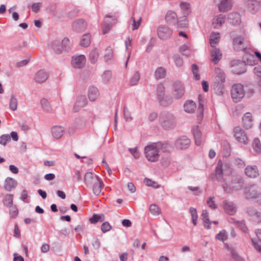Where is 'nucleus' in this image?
<instances>
[{"label":"nucleus","instance_id":"1","mask_svg":"<svg viewBox=\"0 0 261 261\" xmlns=\"http://www.w3.org/2000/svg\"><path fill=\"white\" fill-rule=\"evenodd\" d=\"M169 146L161 142L150 144L144 148V154L147 160L151 162H155L159 160L160 152L169 151Z\"/></svg>","mask_w":261,"mask_h":261},{"label":"nucleus","instance_id":"2","mask_svg":"<svg viewBox=\"0 0 261 261\" xmlns=\"http://www.w3.org/2000/svg\"><path fill=\"white\" fill-rule=\"evenodd\" d=\"M243 184V178L240 175H232L230 177V181H225L222 187L225 192L230 193L241 189Z\"/></svg>","mask_w":261,"mask_h":261},{"label":"nucleus","instance_id":"3","mask_svg":"<svg viewBox=\"0 0 261 261\" xmlns=\"http://www.w3.org/2000/svg\"><path fill=\"white\" fill-rule=\"evenodd\" d=\"M174 119L173 114L168 112L161 113L159 117L161 124L165 129H170L174 126Z\"/></svg>","mask_w":261,"mask_h":261},{"label":"nucleus","instance_id":"4","mask_svg":"<svg viewBox=\"0 0 261 261\" xmlns=\"http://www.w3.org/2000/svg\"><path fill=\"white\" fill-rule=\"evenodd\" d=\"M231 95L234 102H237L240 101L245 95L243 85L241 84L233 85L231 90Z\"/></svg>","mask_w":261,"mask_h":261},{"label":"nucleus","instance_id":"5","mask_svg":"<svg viewBox=\"0 0 261 261\" xmlns=\"http://www.w3.org/2000/svg\"><path fill=\"white\" fill-rule=\"evenodd\" d=\"M157 97L162 106H166L172 102L171 98L165 96V88L162 84H160L157 87Z\"/></svg>","mask_w":261,"mask_h":261},{"label":"nucleus","instance_id":"6","mask_svg":"<svg viewBox=\"0 0 261 261\" xmlns=\"http://www.w3.org/2000/svg\"><path fill=\"white\" fill-rule=\"evenodd\" d=\"M233 47L237 51L244 50L247 48L246 40L244 35H238L233 38Z\"/></svg>","mask_w":261,"mask_h":261},{"label":"nucleus","instance_id":"7","mask_svg":"<svg viewBox=\"0 0 261 261\" xmlns=\"http://www.w3.org/2000/svg\"><path fill=\"white\" fill-rule=\"evenodd\" d=\"M233 134L236 139L241 143L246 144L248 142V137L244 131L240 127L236 126L233 129Z\"/></svg>","mask_w":261,"mask_h":261},{"label":"nucleus","instance_id":"8","mask_svg":"<svg viewBox=\"0 0 261 261\" xmlns=\"http://www.w3.org/2000/svg\"><path fill=\"white\" fill-rule=\"evenodd\" d=\"M245 196L248 199H258L259 194L257 192V188L255 185H250L246 187L245 190Z\"/></svg>","mask_w":261,"mask_h":261},{"label":"nucleus","instance_id":"9","mask_svg":"<svg viewBox=\"0 0 261 261\" xmlns=\"http://www.w3.org/2000/svg\"><path fill=\"white\" fill-rule=\"evenodd\" d=\"M185 93V88L183 84L179 81L175 82L173 85L174 96L178 99L181 98Z\"/></svg>","mask_w":261,"mask_h":261},{"label":"nucleus","instance_id":"10","mask_svg":"<svg viewBox=\"0 0 261 261\" xmlns=\"http://www.w3.org/2000/svg\"><path fill=\"white\" fill-rule=\"evenodd\" d=\"M242 124L243 127L246 129L252 128L253 123V116L251 113L247 112L243 115L242 118Z\"/></svg>","mask_w":261,"mask_h":261},{"label":"nucleus","instance_id":"11","mask_svg":"<svg viewBox=\"0 0 261 261\" xmlns=\"http://www.w3.org/2000/svg\"><path fill=\"white\" fill-rule=\"evenodd\" d=\"M224 167H229V165L227 163L223 164L221 160H219L218 162L217 166L215 169V176L216 179L221 181L223 179V171Z\"/></svg>","mask_w":261,"mask_h":261},{"label":"nucleus","instance_id":"12","mask_svg":"<svg viewBox=\"0 0 261 261\" xmlns=\"http://www.w3.org/2000/svg\"><path fill=\"white\" fill-rule=\"evenodd\" d=\"M172 34V31L167 27L160 26L158 29V35L161 39L169 38Z\"/></svg>","mask_w":261,"mask_h":261},{"label":"nucleus","instance_id":"13","mask_svg":"<svg viewBox=\"0 0 261 261\" xmlns=\"http://www.w3.org/2000/svg\"><path fill=\"white\" fill-rule=\"evenodd\" d=\"M86 63V58L84 55L75 56L72 57L71 64L75 68L83 67Z\"/></svg>","mask_w":261,"mask_h":261},{"label":"nucleus","instance_id":"14","mask_svg":"<svg viewBox=\"0 0 261 261\" xmlns=\"http://www.w3.org/2000/svg\"><path fill=\"white\" fill-rule=\"evenodd\" d=\"M190 143V140L186 137L178 138L175 142V147L178 149H185L187 148Z\"/></svg>","mask_w":261,"mask_h":261},{"label":"nucleus","instance_id":"15","mask_svg":"<svg viewBox=\"0 0 261 261\" xmlns=\"http://www.w3.org/2000/svg\"><path fill=\"white\" fill-rule=\"evenodd\" d=\"M245 173L246 175L251 178H254L259 175L258 168L255 165L247 166L245 169Z\"/></svg>","mask_w":261,"mask_h":261},{"label":"nucleus","instance_id":"16","mask_svg":"<svg viewBox=\"0 0 261 261\" xmlns=\"http://www.w3.org/2000/svg\"><path fill=\"white\" fill-rule=\"evenodd\" d=\"M225 16L223 14H219L215 16L212 20V25L215 29L220 28L225 23Z\"/></svg>","mask_w":261,"mask_h":261},{"label":"nucleus","instance_id":"17","mask_svg":"<svg viewBox=\"0 0 261 261\" xmlns=\"http://www.w3.org/2000/svg\"><path fill=\"white\" fill-rule=\"evenodd\" d=\"M232 7V0H220V2L218 4L219 11L222 12H225L230 10Z\"/></svg>","mask_w":261,"mask_h":261},{"label":"nucleus","instance_id":"18","mask_svg":"<svg viewBox=\"0 0 261 261\" xmlns=\"http://www.w3.org/2000/svg\"><path fill=\"white\" fill-rule=\"evenodd\" d=\"M232 66H236L233 71L236 74H239L241 73H243L245 72V65L243 62H239L238 61H232L231 63Z\"/></svg>","mask_w":261,"mask_h":261},{"label":"nucleus","instance_id":"19","mask_svg":"<svg viewBox=\"0 0 261 261\" xmlns=\"http://www.w3.org/2000/svg\"><path fill=\"white\" fill-rule=\"evenodd\" d=\"M72 28L75 32H81L86 29L87 24L83 19H78L73 22Z\"/></svg>","mask_w":261,"mask_h":261},{"label":"nucleus","instance_id":"20","mask_svg":"<svg viewBox=\"0 0 261 261\" xmlns=\"http://www.w3.org/2000/svg\"><path fill=\"white\" fill-rule=\"evenodd\" d=\"M247 10L252 14L257 12L259 8L257 1L255 0H248L246 4Z\"/></svg>","mask_w":261,"mask_h":261},{"label":"nucleus","instance_id":"21","mask_svg":"<svg viewBox=\"0 0 261 261\" xmlns=\"http://www.w3.org/2000/svg\"><path fill=\"white\" fill-rule=\"evenodd\" d=\"M100 178L94 175L92 172H87L84 176V182L87 186L93 185Z\"/></svg>","mask_w":261,"mask_h":261},{"label":"nucleus","instance_id":"22","mask_svg":"<svg viewBox=\"0 0 261 261\" xmlns=\"http://www.w3.org/2000/svg\"><path fill=\"white\" fill-rule=\"evenodd\" d=\"M211 53L212 61L214 64H217L222 59V54L219 48L213 47Z\"/></svg>","mask_w":261,"mask_h":261},{"label":"nucleus","instance_id":"23","mask_svg":"<svg viewBox=\"0 0 261 261\" xmlns=\"http://www.w3.org/2000/svg\"><path fill=\"white\" fill-rule=\"evenodd\" d=\"M223 208L226 213L229 215H233L236 213L237 209L234 203L225 200L223 204Z\"/></svg>","mask_w":261,"mask_h":261},{"label":"nucleus","instance_id":"24","mask_svg":"<svg viewBox=\"0 0 261 261\" xmlns=\"http://www.w3.org/2000/svg\"><path fill=\"white\" fill-rule=\"evenodd\" d=\"M87 100L85 96L81 95L77 97L75 104L74 107V110L77 112L79 110L85 107L87 105Z\"/></svg>","mask_w":261,"mask_h":261},{"label":"nucleus","instance_id":"25","mask_svg":"<svg viewBox=\"0 0 261 261\" xmlns=\"http://www.w3.org/2000/svg\"><path fill=\"white\" fill-rule=\"evenodd\" d=\"M88 97L90 101H94L99 95L98 89L94 86H91L88 90Z\"/></svg>","mask_w":261,"mask_h":261},{"label":"nucleus","instance_id":"26","mask_svg":"<svg viewBox=\"0 0 261 261\" xmlns=\"http://www.w3.org/2000/svg\"><path fill=\"white\" fill-rule=\"evenodd\" d=\"M184 108L185 112L188 113H192L195 112L196 109V103L190 100H187L184 105Z\"/></svg>","mask_w":261,"mask_h":261},{"label":"nucleus","instance_id":"27","mask_svg":"<svg viewBox=\"0 0 261 261\" xmlns=\"http://www.w3.org/2000/svg\"><path fill=\"white\" fill-rule=\"evenodd\" d=\"M17 185L16 180L11 177H7L5 181V189L8 191H11Z\"/></svg>","mask_w":261,"mask_h":261},{"label":"nucleus","instance_id":"28","mask_svg":"<svg viewBox=\"0 0 261 261\" xmlns=\"http://www.w3.org/2000/svg\"><path fill=\"white\" fill-rule=\"evenodd\" d=\"M103 187L104 184L101 179L99 178L93 185V193L96 196L99 195Z\"/></svg>","mask_w":261,"mask_h":261},{"label":"nucleus","instance_id":"29","mask_svg":"<svg viewBox=\"0 0 261 261\" xmlns=\"http://www.w3.org/2000/svg\"><path fill=\"white\" fill-rule=\"evenodd\" d=\"M48 74L43 70H39L37 72L35 77V80L37 83H42L45 82L48 78Z\"/></svg>","mask_w":261,"mask_h":261},{"label":"nucleus","instance_id":"30","mask_svg":"<svg viewBox=\"0 0 261 261\" xmlns=\"http://www.w3.org/2000/svg\"><path fill=\"white\" fill-rule=\"evenodd\" d=\"M53 136L56 139H60L64 133V129L62 126H55L51 128Z\"/></svg>","mask_w":261,"mask_h":261},{"label":"nucleus","instance_id":"31","mask_svg":"<svg viewBox=\"0 0 261 261\" xmlns=\"http://www.w3.org/2000/svg\"><path fill=\"white\" fill-rule=\"evenodd\" d=\"M193 135L195 140L196 145L199 146L202 142V139L201 137V133L198 126L194 127L193 128Z\"/></svg>","mask_w":261,"mask_h":261},{"label":"nucleus","instance_id":"32","mask_svg":"<svg viewBox=\"0 0 261 261\" xmlns=\"http://www.w3.org/2000/svg\"><path fill=\"white\" fill-rule=\"evenodd\" d=\"M225 82H222V81H218V80H215L214 83V89L216 92L218 94H221L223 93L224 86V83Z\"/></svg>","mask_w":261,"mask_h":261},{"label":"nucleus","instance_id":"33","mask_svg":"<svg viewBox=\"0 0 261 261\" xmlns=\"http://www.w3.org/2000/svg\"><path fill=\"white\" fill-rule=\"evenodd\" d=\"M198 99L199 104L198 109V114L197 115V119L198 121L200 122L201 121L203 118L204 100L203 99V97L200 95L199 96Z\"/></svg>","mask_w":261,"mask_h":261},{"label":"nucleus","instance_id":"34","mask_svg":"<svg viewBox=\"0 0 261 261\" xmlns=\"http://www.w3.org/2000/svg\"><path fill=\"white\" fill-rule=\"evenodd\" d=\"M177 16L176 13L172 11H168L166 15L165 19L167 23H173L177 21Z\"/></svg>","mask_w":261,"mask_h":261},{"label":"nucleus","instance_id":"35","mask_svg":"<svg viewBox=\"0 0 261 261\" xmlns=\"http://www.w3.org/2000/svg\"><path fill=\"white\" fill-rule=\"evenodd\" d=\"M244 64H247L250 66H253L256 64L257 61L255 59L253 55L251 54H246L243 57Z\"/></svg>","mask_w":261,"mask_h":261},{"label":"nucleus","instance_id":"36","mask_svg":"<svg viewBox=\"0 0 261 261\" xmlns=\"http://www.w3.org/2000/svg\"><path fill=\"white\" fill-rule=\"evenodd\" d=\"M180 7L184 17H187L191 13V7L189 3L181 2L180 3Z\"/></svg>","mask_w":261,"mask_h":261},{"label":"nucleus","instance_id":"37","mask_svg":"<svg viewBox=\"0 0 261 261\" xmlns=\"http://www.w3.org/2000/svg\"><path fill=\"white\" fill-rule=\"evenodd\" d=\"M220 38V34L218 33H212L210 35V43L212 47H215L219 42Z\"/></svg>","mask_w":261,"mask_h":261},{"label":"nucleus","instance_id":"38","mask_svg":"<svg viewBox=\"0 0 261 261\" xmlns=\"http://www.w3.org/2000/svg\"><path fill=\"white\" fill-rule=\"evenodd\" d=\"M166 74V69L163 67H159L156 69L154 72V76L156 79H160L165 77Z\"/></svg>","mask_w":261,"mask_h":261},{"label":"nucleus","instance_id":"39","mask_svg":"<svg viewBox=\"0 0 261 261\" xmlns=\"http://www.w3.org/2000/svg\"><path fill=\"white\" fill-rule=\"evenodd\" d=\"M202 219L203 220L204 226L209 229L210 228V225L211 222L208 219V214L206 210H203L201 214Z\"/></svg>","mask_w":261,"mask_h":261},{"label":"nucleus","instance_id":"40","mask_svg":"<svg viewBox=\"0 0 261 261\" xmlns=\"http://www.w3.org/2000/svg\"><path fill=\"white\" fill-rule=\"evenodd\" d=\"M91 43V36L89 34H84L82 38L80 44L83 47H88Z\"/></svg>","mask_w":261,"mask_h":261},{"label":"nucleus","instance_id":"41","mask_svg":"<svg viewBox=\"0 0 261 261\" xmlns=\"http://www.w3.org/2000/svg\"><path fill=\"white\" fill-rule=\"evenodd\" d=\"M253 150L256 154L261 153V143L258 138H255L252 143Z\"/></svg>","mask_w":261,"mask_h":261},{"label":"nucleus","instance_id":"42","mask_svg":"<svg viewBox=\"0 0 261 261\" xmlns=\"http://www.w3.org/2000/svg\"><path fill=\"white\" fill-rule=\"evenodd\" d=\"M51 48L57 54H60L62 50L61 42L58 40L53 41L51 44Z\"/></svg>","mask_w":261,"mask_h":261},{"label":"nucleus","instance_id":"43","mask_svg":"<svg viewBox=\"0 0 261 261\" xmlns=\"http://www.w3.org/2000/svg\"><path fill=\"white\" fill-rule=\"evenodd\" d=\"M215 71L216 75L215 80L225 82V75L222 70L219 68H216Z\"/></svg>","mask_w":261,"mask_h":261},{"label":"nucleus","instance_id":"44","mask_svg":"<svg viewBox=\"0 0 261 261\" xmlns=\"http://www.w3.org/2000/svg\"><path fill=\"white\" fill-rule=\"evenodd\" d=\"M105 220V216L103 214L98 215L94 214L90 218L89 221L91 223H95L98 221L102 222Z\"/></svg>","mask_w":261,"mask_h":261},{"label":"nucleus","instance_id":"45","mask_svg":"<svg viewBox=\"0 0 261 261\" xmlns=\"http://www.w3.org/2000/svg\"><path fill=\"white\" fill-rule=\"evenodd\" d=\"M229 221L230 223H234L237 225V226L240 228V229L244 232H246L247 231V228L245 224L243 222H239V221H234V219L232 218H231Z\"/></svg>","mask_w":261,"mask_h":261},{"label":"nucleus","instance_id":"46","mask_svg":"<svg viewBox=\"0 0 261 261\" xmlns=\"http://www.w3.org/2000/svg\"><path fill=\"white\" fill-rule=\"evenodd\" d=\"M189 212L191 214L192 222L194 225H196L197 223L198 215L196 210L194 207H190Z\"/></svg>","mask_w":261,"mask_h":261},{"label":"nucleus","instance_id":"47","mask_svg":"<svg viewBox=\"0 0 261 261\" xmlns=\"http://www.w3.org/2000/svg\"><path fill=\"white\" fill-rule=\"evenodd\" d=\"M17 98L14 95H12L9 102L10 109L13 111H15L17 108Z\"/></svg>","mask_w":261,"mask_h":261},{"label":"nucleus","instance_id":"48","mask_svg":"<svg viewBox=\"0 0 261 261\" xmlns=\"http://www.w3.org/2000/svg\"><path fill=\"white\" fill-rule=\"evenodd\" d=\"M228 19L230 20H232L231 21V23H232L236 24L240 23V16L237 13L229 14L228 15Z\"/></svg>","mask_w":261,"mask_h":261},{"label":"nucleus","instance_id":"49","mask_svg":"<svg viewBox=\"0 0 261 261\" xmlns=\"http://www.w3.org/2000/svg\"><path fill=\"white\" fill-rule=\"evenodd\" d=\"M179 51L183 55L186 56H190L192 51L190 47L187 45H183L179 48Z\"/></svg>","mask_w":261,"mask_h":261},{"label":"nucleus","instance_id":"50","mask_svg":"<svg viewBox=\"0 0 261 261\" xmlns=\"http://www.w3.org/2000/svg\"><path fill=\"white\" fill-rule=\"evenodd\" d=\"M4 205L7 207H11L13 205V196L11 194H7L4 200Z\"/></svg>","mask_w":261,"mask_h":261},{"label":"nucleus","instance_id":"51","mask_svg":"<svg viewBox=\"0 0 261 261\" xmlns=\"http://www.w3.org/2000/svg\"><path fill=\"white\" fill-rule=\"evenodd\" d=\"M144 182L147 186L151 187L154 189L159 188L160 187V186L156 182L148 178H145L144 180Z\"/></svg>","mask_w":261,"mask_h":261},{"label":"nucleus","instance_id":"52","mask_svg":"<svg viewBox=\"0 0 261 261\" xmlns=\"http://www.w3.org/2000/svg\"><path fill=\"white\" fill-rule=\"evenodd\" d=\"M98 57V53L96 49L92 50L89 55V59L92 63H95Z\"/></svg>","mask_w":261,"mask_h":261},{"label":"nucleus","instance_id":"53","mask_svg":"<svg viewBox=\"0 0 261 261\" xmlns=\"http://www.w3.org/2000/svg\"><path fill=\"white\" fill-rule=\"evenodd\" d=\"M149 211L153 215H159L161 214V210L156 204H151L149 206Z\"/></svg>","mask_w":261,"mask_h":261},{"label":"nucleus","instance_id":"54","mask_svg":"<svg viewBox=\"0 0 261 261\" xmlns=\"http://www.w3.org/2000/svg\"><path fill=\"white\" fill-rule=\"evenodd\" d=\"M113 56V52L112 48L110 47H108L105 50V53L104 55V58L106 61L111 59Z\"/></svg>","mask_w":261,"mask_h":261},{"label":"nucleus","instance_id":"55","mask_svg":"<svg viewBox=\"0 0 261 261\" xmlns=\"http://www.w3.org/2000/svg\"><path fill=\"white\" fill-rule=\"evenodd\" d=\"M112 77V73L110 71H106L102 75L101 78L103 83L107 84L108 83Z\"/></svg>","mask_w":261,"mask_h":261},{"label":"nucleus","instance_id":"56","mask_svg":"<svg viewBox=\"0 0 261 261\" xmlns=\"http://www.w3.org/2000/svg\"><path fill=\"white\" fill-rule=\"evenodd\" d=\"M216 238L221 241H225L227 239V234L225 230L221 231L216 237Z\"/></svg>","mask_w":261,"mask_h":261},{"label":"nucleus","instance_id":"57","mask_svg":"<svg viewBox=\"0 0 261 261\" xmlns=\"http://www.w3.org/2000/svg\"><path fill=\"white\" fill-rule=\"evenodd\" d=\"M192 71L195 80H199L200 75L198 73V68L196 64H193L192 65Z\"/></svg>","mask_w":261,"mask_h":261},{"label":"nucleus","instance_id":"58","mask_svg":"<svg viewBox=\"0 0 261 261\" xmlns=\"http://www.w3.org/2000/svg\"><path fill=\"white\" fill-rule=\"evenodd\" d=\"M112 27V24L107 23L106 20H105L102 25V32L103 34L108 33Z\"/></svg>","mask_w":261,"mask_h":261},{"label":"nucleus","instance_id":"59","mask_svg":"<svg viewBox=\"0 0 261 261\" xmlns=\"http://www.w3.org/2000/svg\"><path fill=\"white\" fill-rule=\"evenodd\" d=\"M41 105L42 108L46 111H49L50 110V105L47 99L42 98L40 101Z\"/></svg>","mask_w":261,"mask_h":261},{"label":"nucleus","instance_id":"60","mask_svg":"<svg viewBox=\"0 0 261 261\" xmlns=\"http://www.w3.org/2000/svg\"><path fill=\"white\" fill-rule=\"evenodd\" d=\"M247 213L249 216L253 217L254 219H255L257 214H258V212L252 206L248 207L247 208Z\"/></svg>","mask_w":261,"mask_h":261},{"label":"nucleus","instance_id":"61","mask_svg":"<svg viewBox=\"0 0 261 261\" xmlns=\"http://www.w3.org/2000/svg\"><path fill=\"white\" fill-rule=\"evenodd\" d=\"M140 80V74L138 72H136L132 76L130 80L131 85H136Z\"/></svg>","mask_w":261,"mask_h":261},{"label":"nucleus","instance_id":"62","mask_svg":"<svg viewBox=\"0 0 261 261\" xmlns=\"http://www.w3.org/2000/svg\"><path fill=\"white\" fill-rule=\"evenodd\" d=\"M11 140V137L9 135H3L0 137V144L5 145L7 143Z\"/></svg>","mask_w":261,"mask_h":261},{"label":"nucleus","instance_id":"63","mask_svg":"<svg viewBox=\"0 0 261 261\" xmlns=\"http://www.w3.org/2000/svg\"><path fill=\"white\" fill-rule=\"evenodd\" d=\"M178 27L179 28H187L188 26V20L187 17H184L183 19L177 22Z\"/></svg>","mask_w":261,"mask_h":261},{"label":"nucleus","instance_id":"64","mask_svg":"<svg viewBox=\"0 0 261 261\" xmlns=\"http://www.w3.org/2000/svg\"><path fill=\"white\" fill-rule=\"evenodd\" d=\"M173 59L174 60V62L177 66L180 67L183 64V60L182 59L177 55H174L173 56Z\"/></svg>","mask_w":261,"mask_h":261}]
</instances>
